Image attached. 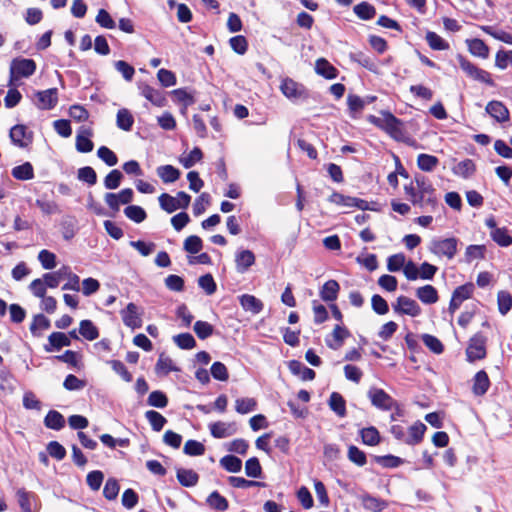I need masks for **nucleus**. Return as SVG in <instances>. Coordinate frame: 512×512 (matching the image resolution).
<instances>
[{
	"instance_id": "obj_1",
	"label": "nucleus",
	"mask_w": 512,
	"mask_h": 512,
	"mask_svg": "<svg viewBox=\"0 0 512 512\" xmlns=\"http://www.w3.org/2000/svg\"><path fill=\"white\" fill-rule=\"evenodd\" d=\"M381 115L383 118L377 117L375 115H369L367 120L379 129L385 131L396 141H402L404 137L402 120L394 116L391 112L385 110L381 111Z\"/></svg>"
},
{
	"instance_id": "obj_2",
	"label": "nucleus",
	"mask_w": 512,
	"mask_h": 512,
	"mask_svg": "<svg viewBox=\"0 0 512 512\" xmlns=\"http://www.w3.org/2000/svg\"><path fill=\"white\" fill-rule=\"evenodd\" d=\"M37 65L33 59L17 57L10 63L8 86H14L20 78H29L36 71Z\"/></svg>"
},
{
	"instance_id": "obj_3",
	"label": "nucleus",
	"mask_w": 512,
	"mask_h": 512,
	"mask_svg": "<svg viewBox=\"0 0 512 512\" xmlns=\"http://www.w3.org/2000/svg\"><path fill=\"white\" fill-rule=\"evenodd\" d=\"M456 58L460 68L469 78L484 83L490 87H494L496 85L488 71L479 68L468 59H466L462 54H458Z\"/></svg>"
},
{
	"instance_id": "obj_4",
	"label": "nucleus",
	"mask_w": 512,
	"mask_h": 512,
	"mask_svg": "<svg viewBox=\"0 0 512 512\" xmlns=\"http://www.w3.org/2000/svg\"><path fill=\"white\" fill-rule=\"evenodd\" d=\"M459 239L456 237L433 238L429 244V251L438 256L448 259L454 258L457 253Z\"/></svg>"
},
{
	"instance_id": "obj_5",
	"label": "nucleus",
	"mask_w": 512,
	"mask_h": 512,
	"mask_svg": "<svg viewBox=\"0 0 512 512\" xmlns=\"http://www.w3.org/2000/svg\"><path fill=\"white\" fill-rule=\"evenodd\" d=\"M280 90L291 101L307 100L309 98L308 89L301 83L296 82L292 78L282 80Z\"/></svg>"
},
{
	"instance_id": "obj_6",
	"label": "nucleus",
	"mask_w": 512,
	"mask_h": 512,
	"mask_svg": "<svg viewBox=\"0 0 512 512\" xmlns=\"http://www.w3.org/2000/svg\"><path fill=\"white\" fill-rule=\"evenodd\" d=\"M487 338L481 333H476L470 338L466 349L467 360L474 362L486 357Z\"/></svg>"
},
{
	"instance_id": "obj_7",
	"label": "nucleus",
	"mask_w": 512,
	"mask_h": 512,
	"mask_svg": "<svg viewBox=\"0 0 512 512\" xmlns=\"http://www.w3.org/2000/svg\"><path fill=\"white\" fill-rule=\"evenodd\" d=\"M371 404L383 411H389L393 407L398 406L397 402L383 389L371 387L367 393Z\"/></svg>"
},
{
	"instance_id": "obj_8",
	"label": "nucleus",
	"mask_w": 512,
	"mask_h": 512,
	"mask_svg": "<svg viewBox=\"0 0 512 512\" xmlns=\"http://www.w3.org/2000/svg\"><path fill=\"white\" fill-rule=\"evenodd\" d=\"M474 289V284L471 282L456 287L452 293L451 300L449 303V312L451 314H454L456 310L460 308L463 301L472 297Z\"/></svg>"
},
{
	"instance_id": "obj_9",
	"label": "nucleus",
	"mask_w": 512,
	"mask_h": 512,
	"mask_svg": "<svg viewBox=\"0 0 512 512\" xmlns=\"http://www.w3.org/2000/svg\"><path fill=\"white\" fill-rule=\"evenodd\" d=\"M11 142L19 148H27L33 142V132L23 124L14 125L9 132Z\"/></svg>"
},
{
	"instance_id": "obj_10",
	"label": "nucleus",
	"mask_w": 512,
	"mask_h": 512,
	"mask_svg": "<svg viewBox=\"0 0 512 512\" xmlns=\"http://www.w3.org/2000/svg\"><path fill=\"white\" fill-rule=\"evenodd\" d=\"M37 98L36 106L41 110H51L58 103V90L57 88H50L35 93Z\"/></svg>"
},
{
	"instance_id": "obj_11",
	"label": "nucleus",
	"mask_w": 512,
	"mask_h": 512,
	"mask_svg": "<svg viewBox=\"0 0 512 512\" xmlns=\"http://www.w3.org/2000/svg\"><path fill=\"white\" fill-rule=\"evenodd\" d=\"M120 314L125 326L133 330L142 326V319L136 304L130 302L125 309L120 311Z\"/></svg>"
},
{
	"instance_id": "obj_12",
	"label": "nucleus",
	"mask_w": 512,
	"mask_h": 512,
	"mask_svg": "<svg viewBox=\"0 0 512 512\" xmlns=\"http://www.w3.org/2000/svg\"><path fill=\"white\" fill-rule=\"evenodd\" d=\"M138 89L140 94L153 105L157 107H163L166 105V97L161 90L155 89L143 82L138 83Z\"/></svg>"
},
{
	"instance_id": "obj_13",
	"label": "nucleus",
	"mask_w": 512,
	"mask_h": 512,
	"mask_svg": "<svg viewBox=\"0 0 512 512\" xmlns=\"http://www.w3.org/2000/svg\"><path fill=\"white\" fill-rule=\"evenodd\" d=\"M486 112L499 123L509 121L510 113L506 105L498 100H492L486 105Z\"/></svg>"
},
{
	"instance_id": "obj_14",
	"label": "nucleus",
	"mask_w": 512,
	"mask_h": 512,
	"mask_svg": "<svg viewBox=\"0 0 512 512\" xmlns=\"http://www.w3.org/2000/svg\"><path fill=\"white\" fill-rule=\"evenodd\" d=\"M70 338L63 332H53L48 336V343L44 345L46 352L59 351L63 347L70 346Z\"/></svg>"
},
{
	"instance_id": "obj_15",
	"label": "nucleus",
	"mask_w": 512,
	"mask_h": 512,
	"mask_svg": "<svg viewBox=\"0 0 512 512\" xmlns=\"http://www.w3.org/2000/svg\"><path fill=\"white\" fill-rule=\"evenodd\" d=\"M415 182L417 185L418 193L428 194L426 203L429 204V206L432 208H435L437 205V199L434 195L435 189L429 180L423 175H416Z\"/></svg>"
},
{
	"instance_id": "obj_16",
	"label": "nucleus",
	"mask_w": 512,
	"mask_h": 512,
	"mask_svg": "<svg viewBox=\"0 0 512 512\" xmlns=\"http://www.w3.org/2000/svg\"><path fill=\"white\" fill-rule=\"evenodd\" d=\"M427 427L421 421H416L408 429V435H406L405 444L410 446L418 445L423 441L424 434Z\"/></svg>"
},
{
	"instance_id": "obj_17",
	"label": "nucleus",
	"mask_w": 512,
	"mask_h": 512,
	"mask_svg": "<svg viewBox=\"0 0 512 512\" xmlns=\"http://www.w3.org/2000/svg\"><path fill=\"white\" fill-rule=\"evenodd\" d=\"M288 368L293 375L299 376L302 381H311L316 377V373L313 369L305 366L298 360L289 361Z\"/></svg>"
},
{
	"instance_id": "obj_18",
	"label": "nucleus",
	"mask_w": 512,
	"mask_h": 512,
	"mask_svg": "<svg viewBox=\"0 0 512 512\" xmlns=\"http://www.w3.org/2000/svg\"><path fill=\"white\" fill-rule=\"evenodd\" d=\"M210 433L214 438L222 439L236 433L235 423L215 422L209 425Z\"/></svg>"
},
{
	"instance_id": "obj_19",
	"label": "nucleus",
	"mask_w": 512,
	"mask_h": 512,
	"mask_svg": "<svg viewBox=\"0 0 512 512\" xmlns=\"http://www.w3.org/2000/svg\"><path fill=\"white\" fill-rule=\"evenodd\" d=\"M236 270L246 272L255 263V255L251 250H239L235 256Z\"/></svg>"
},
{
	"instance_id": "obj_20",
	"label": "nucleus",
	"mask_w": 512,
	"mask_h": 512,
	"mask_svg": "<svg viewBox=\"0 0 512 512\" xmlns=\"http://www.w3.org/2000/svg\"><path fill=\"white\" fill-rule=\"evenodd\" d=\"M350 336L351 333L346 327L336 325L332 331L333 340L326 338V345L333 350H337L343 345L344 340Z\"/></svg>"
},
{
	"instance_id": "obj_21",
	"label": "nucleus",
	"mask_w": 512,
	"mask_h": 512,
	"mask_svg": "<svg viewBox=\"0 0 512 512\" xmlns=\"http://www.w3.org/2000/svg\"><path fill=\"white\" fill-rule=\"evenodd\" d=\"M416 297L426 305H431L439 300L437 289L430 285H424L416 289Z\"/></svg>"
},
{
	"instance_id": "obj_22",
	"label": "nucleus",
	"mask_w": 512,
	"mask_h": 512,
	"mask_svg": "<svg viewBox=\"0 0 512 512\" xmlns=\"http://www.w3.org/2000/svg\"><path fill=\"white\" fill-rule=\"evenodd\" d=\"M490 387L488 374L484 370L478 371L473 379L472 392L475 396H483Z\"/></svg>"
},
{
	"instance_id": "obj_23",
	"label": "nucleus",
	"mask_w": 512,
	"mask_h": 512,
	"mask_svg": "<svg viewBox=\"0 0 512 512\" xmlns=\"http://www.w3.org/2000/svg\"><path fill=\"white\" fill-rule=\"evenodd\" d=\"M315 72L325 79H335L339 71L327 59L319 58L315 62Z\"/></svg>"
},
{
	"instance_id": "obj_24",
	"label": "nucleus",
	"mask_w": 512,
	"mask_h": 512,
	"mask_svg": "<svg viewBox=\"0 0 512 512\" xmlns=\"http://www.w3.org/2000/svg\"><path fill=\"white\" fill-rule=\"evenodd\" d=\"M239 302L242 308L251 312L252 314H258L263 310V302L256 298L254 295L243 294L239 297Z\"/></svg>"
},
{
	"instance_id": "obj_25",
	"label": "nucleus",
	"mask_w": 512,
	"mask_h": 512,
	"mask_svg": "<svg viewBox=\"0 0 512 512\" xmlns=\"http://www.w3.org/2000/svg\"><path fill=\"white\" fill-rule=\"evenodd\" d=\"M178 482L184 487H194L199 481V474L192 469L178 468L176 470Z\"/></svg>"
},
{
	"instance_id": "obj_26",
	"label": "nucleus",
	"mask_w": 512,
	"mask_h": 512,
	"mask_svg": "<svg viewBox=\"0 0 512 512\" xmlns=\"http://www.w3.org/2000/svg\"><path fill=\"white\" fill-rule=\"evenodd\" d=\"M339 291V283L336 280L331 279L323 284L320 290V297L325 302H333L337 299Z\"/></svg>"
},
{
	"instance_id": "obj_27",
	"label": "nucleus",
	"mask_w": 512,
	"mask_h": 512,
	"mask_svg": "<svg viewBox=\"0 0 512 512\" xmlns=\"http://www.w3.org/2000/svg\"><path fill=\"white\" fill-rule=\"evenodd\" d=\"M466 44L468 47L469 52L476 57L486 59L489 56V47L486 45V43L479 39V38H473V39H467Z\"/></svg>"
},
{
	"instance_id": "obj_28",
	"label": "nucleus",
	"mask_w": 512,
	"mask_h": 512,
	"mask_svg": "<svg viewBox=\"0 0 512 512\" xmlns=\"http://www.w3.org/2000/svg\"><path fill=\"white\" fill-rule=\"evenodd\" d=\"M349 58L351 61L359 64L371 72L376 73L378 70V66L375 60L362 51L351 52L349 54Z\"/></svg>"
},
{
	"instance_id": "obj_29",
	"label": "nucleus",
	"mask_w": 512,
	"mask_h": 512,
	"mask_svg": "<svg viewBox=\"0 0 512 512\" xmlns=\"http://www.w3.org/2000/svg\"><path fill=\"white\" fill-rule=\"evenodd\" d=\"M361 501L364 509L372 512H381L388 506L387 501L374 497L368 493L362 495Z\"/></svg>"
},
{
	"instance_id": "obj_30",
	"label": "nucleus",
	"mask_w": 512,
	"mask_h": 512,
	"mask_svg": "<svg viewBox=\"0 0 512 512\" xmlns=\"http://www.w3.org/2000/svg\"><path fill=\"white\" fill-rule=\"evenodd\" d=\"M157 175L164 183H173L180 178L181 172L172 165H162L156 169Z\"/></svg>"
},
{
	"instance_id": "obj_31",
	"label": "nucleus",
	"mask_w": 512,
	"mask_h": 512,
	"mask_svg": "<svg viewBox=\"0 0 512 512\" xmlns=\"http://www.w3.org/2000/svg\"><path fill=\"white\" fill-rule=\"evenodd\" d=\"M206 504L219 512H224L229 508L228 500L222 496L218 491L211 492L206 498Z\"/></svg>"
},
{
	"instance_id": "obj_32",
	"label": "nucleus",
	"mask_w": 512,
	"mask_h": 512,
	"mask_svg": "<svg viewBox=\"0 0 512 512\" xmlns=\"http://www.w3.org/2000/svg\"><path fill=\"white\" fill-rule=\"evenodd\" d=\"M476 171V165L472 159H464L452 168V172L464 179L470 178Z\"/></svg>"
},
{
	"instance_id": "obj_33",
	"label": "nucleus",
	"mask_w": 512,
	"mask_h": 512,
	"mask_svg": "<svg viewBox=\"0 0 512 512\" xmlns=\"http://www.w3.org/2000/svg\"><path fill=\"white\" fill-rule=\"evenodd\" d=\"M44 425L49 429L59 431L65 426V418L60 412L50 410L44 418Z\"/></svg>"
},
{
	"instance_id": "obj_34",
	"label": "nucleus",
	"mask_w": 512,
	"mask_h": 512,
	"mask_svg": "<svg viewBox=\"0 0 512 512\" xmlns=\"http://www.w3.org/2000/svg\"><path fill=\"white\" fill-rule=\"evenodd\" d=\"M116 124L119 129L130 131L134 124V117L128 109H119L116 116Z\"/></svg>"
},
{
	"instance_id": "obj_35",
	"label": "nucleus",
	"mask_w": 512,
	"mask_h": 512,
	"mask_svg": "<svg viewBox=\"0 0 512 512\" xmlns=\"http://www.w3.org/2000/svg\"><path fill=\"white\" fill-rule=\"evenodd\" d=\"M12 176L17 180H31L34 178V169L30 162L15 166L11 171Z\"/></svg>"
},
{
	"instance_id": "obj_36",
	"label": "nucleus",
	"mask_w": 512,
	"mask_h": 512,
	"mask_svg": "<svg viewBox=\"0 0 512 512\" xmlns=\"http://www.w3.org/2000/svg\"><path fill=\"white\" fill-rule=\"evenodd\" d=\"M399 304H402L403 308V315H408L411 317H417L421 314L422 310L419 304L406 296H399Z\"/></svg>"
},
{
	"instance_id": "obj_37",
	"label": "nucleus",
	"mask_w": 512,
	"mask_h": 512,
	"mask_svg": "<svg viewBox=\"0 0 512 512\" xmlns=\"http://www.w3.org/2000/svg\"><path fill=\"white\" fill-rule=\"evenodd\" d=\"M219 463L223 469L230 473H238L242 469V460L235 455H225Z\"/></svg>"
},
{
	"instance_id": "obj_38",
	"label": "nucleus",
	"mask_w": 512,
	"mask_h": 512,
	"mask_svg": "<svg viewBox=\"0 0 512 512\" xmlns=\"http://www.w3.org/2000/svg\"><path fill=\"white\" fill-rule=\"evenodd\" d=\"M79 334L86 340L93 341L99 337V330L91 320H82L79 324Z\"/></svg>"
},
{
	"instance_id": "obj_39",
	"label": "nucleus",
	"mask_w": 512,
	"mask_h": 512,
	"mask_svg": "<svg viewBox=\"0 0 512 512\" xmlns=\"http://www.w3.org/2000/svg\"><path fill=\"white\" fill-rule=\"evenodd\" d=\"M362 442L368 446H376L380 443L381 437L376 427L370 426L360 430Z\"/></svg>"
},
{
	"instance_id": "obj_40",
	"label": "nucleus",
	"mask_w": 512,
	"mask_h": 512,
	"mask_svg": "<svg viewBox=\"0 0 512 512\" xmlns=\"http://www.w3.org/2000/svg\"><path fill=\"white\" fill-rule=\"evenodd\" d=\"M439 164V159L430 154H419L417 157L418 168L424 172H432Z\"/></svg>"
},
{
	"instance_id": "obj_41",
	"label": "nucleus",
	"mask_w": 512,
	"mask_h": 512,
	"mask_svg": "<svg viewBox=\"0 0 512 512\" xmlns=\"http://www.w3.org/2000/svg\"><path fill=\"white\" fill-rule=\"evenodd\" d=\"M329 407L338 416L344 417L346 415V402L343 396L338 392H333L329 398Z\"/></svg>"
},
{
	"instance_id": "obj_42",
	"label": "nucleus",
	"mask_w": 512,
	"mask_h": 512,
	"mask_svg": "<svg viewBox=\"0 0 512 512\" xmlns=\"http://www.w3.org/2000/svg\"><path fill=\"white\" fill-rule=\"evenodd\" d=\"M490 237L501 247H508L512 245V236L506 227L494 229L490 231Z\"/></svg>"
},
{
	"instance_id": "obj_43",
	"label": "nucleus",
	"mask_w": 512,
	"mask_h": 512,
	"mask_svg": "<svg viewBox=\"0 0 512 512\" xmlns=\"http://www.w3.org/2000/svg\"><path fill=\"white\" fill-rule=\"evenodd\" d=\"M353 11L361 20H371L376 15V8L365 1L355 5Z\"/></svg>"
},
{
	"instance_id": "obj_44",
	"label": "nucleus",
	"mask_w": 512,
	"mask_h": 512,
	"mask_svg": "<svg viewBox=\"0 0 512 512\" xmlns=\"http://www.w3.org/2000/svg\"><path fill=\"white\" fill-rule=\"evenodd\" d=\"M227 480L230 486L241 489H246L250 487H266L267 485L265 482L248 480L243 477L237 476H229Z\"/></svg>"
},
{
	"instance_id": "obj_45",
	"label": "nucleus",
	"mask_w": 512,
	"mask_h": 512,
	"mask_svg": "<svg viewBox=\"0 0 512 512\" xmlns=\"http://www.w3.org/2000/svg\"><path fill=\"white\" fill-rule=\"evenodd\" d=\"M425 39L429 47L436 51L448 50L450 47L447 41H445L442 37L433 31H428L426 33Z\"/></svg>"
},
{
	"instance_id": "obj_46",
	"label": "nucleus",
	"mask_w": 512,
	"mask_h": 512,
	"mask_svg": "<svg viewBox=\"0 0 512 512\" xmlns=\"http://www.w3.org/2000/svg\"><path fill=\"white\" fill-rule=\"evenodd\" d=\"M245 474L250 478H262L263 471L257 457H251L245 462Z\"/></svg>"
},
{
	"instance_id": "obj_47",
	"label": "nucleus",
	"mask_w": 512,
	"mask_h": 512,
	"mask_svg": "<svg viewBox=\"0 0 512 512\" xmlns=\"http://www.w3.org/2000/svg\"><path fill=\"white\" fill-rule=\"evenodd\" d=\"M145 418L149 421L152 429L156 432L161 431L167 423L166 418L155 410L146 411Z\"/></svg>"
},
{
	"instance_id": "obj_48",
	"label": "nucleus",
	"mask_w": 512,
	"mask_h": 512,
	"mask_svg": "<svg viewBox=\"0 0 512 512\" xmlns=\"http://www.w3.org/2000/svg\"><path fill=\"white\" fill-rule=\"evenodd\" d=\"M86 135L78 134L76 137V149L80 153H89L94 148V143L90 140L91 131L85 130Z\"/></svg>"
},
{
	"instance_id": "obj_49",
	"label": "nucleus",
	"mask_w": 512,
	"mask_h": 512,
	"mask_svg": "<svg viewBox=\"0 0 512 512\" xmlns=\"http://www.w3.org/2000/svg\"><path fill=\"white\" fill-rule=\"evenodd\" d=\"M124 214L127 218L135 223H141L147 218L146 211L138 205H129L124 209Z\"/></svg>"
},
{
	"instance_id": "obj_50",
	"label": "nucleus",
	"mask_w": 512,
	"mask_h": 512,
	"mask_svg": "<svg viewBox=\"0 0 512 512\" xmlns=\"http://www.w3.org/2000/svg\"><path fill=\"white\" fill-rule=\"evenodd\" d=\"M174 101L182 103L184 105V109L188 106L195 103V98L193 94L188 92L187 88H178L171 92Z\"/></svg>"
},
{
	"instance_id": "obj_51",
	"label": "nucleus",
	"mask_w": 512,
	"mask_h": 512,
	"mask_svg": "<svg viewBox=\"0 0 512 512\" xmlns=\"http://www.w3.org/2000/svg\"><path fill=\"white\" fill-rule=\"evenodd\" d=\"M373 460L377 464H379L385 468H396L404 463V459H402L398 456H394L392 454L383 455V456L376 455L373 457Z\"/></svg>"
},
{
	"instance_id": "obj_52",
	"label": "nucleus",
	"mask_w": 512,
	"mask_h": 512,
	"mask_svg": "<svg viewBox=\"0 0 512 512\" xmlns=\"http://www.w3.org/2000/svg\"><path fill=\"white\" fill-rule=\"evenodd\" d=\"M123 178L124 176L120 170L113 169L105 176L104 186L108 190H115L120 186Z\"/></svg>"
},
{
	"instance_id": "obj_53",
	"label": "nucleus",
	"mask_w": 512,
	"mask_h": 512,
	"mask_svg": "<svg viewBox=\"0 0 512 512\" xmlns=\"http://www.w3.org/2000/svg\"><path fill=\"white\" fill-rule=\"evenodd\" d=\"M257 408V401L254 398H238L235 401V410L239 414L250 413Z\"/></svg>"
},
{
	"instance_id": "obj_54",
	"label": "nucleus",
	"mask_w": 512,
	"mask_h": 512,
	"mask_svg": "<svg viewBox=\"0 0 512 512\" xmlns=\"http://www.w3.org/2000/svg\"><path fill=\"white\" fill-rule=\"evenodd\" d=\"M155 371L156 373L163 372L165 375H167L170 372H179L180 368L173 364L171 358L164 357L163 354H161L156 363Z\"/></svg>"
},
{
	"instance_id": "obj_55",
	"label": "nucleus",
	"mask_w": 512,
	"mask_h": 512,
	"mask_svg": "<svg viewBox=\"0 0 512 512\" xmlns=\"http://www.w3.org/2000/svg\"><path fill=\"white\" fill-rule=\"evenodd\" d=\"M174 343L183 350H190L196 347V340L190 333H180L173 337Z\"/></svg>"
},
{
	"instance_id": "obj_56",
	"label": "nucleus",
	"mask_w": 512,
	"mask_h": 512,
	"mask_svg": "<svg viewBox=\"0 0 512 512\" xmlns=\"http://www.w3.org/2000/svg\"><path fill=\"white\" fill-rule=\"evenodd\" d=\"M193 330L199 339L205 340L213 334L214 327L206 321L198 320L194 323Z\"/></svg>"
},
{
	"instance_id": "obj_57",
	"label": "nucleus",
	"mask_w": 512,
	"mask_h": 512,
	"mask_svg": "<svg viewBox=\"0 0 512 512\" xmlns=\"http://www.w3.org/2000/svg\"><path fill=\"white\" fill-rule=\"evenodd\" d=\"M348 459L354 463L355 465L362 467L367 463V456L364 451L360 450L355 445H350L348 447Z\"/></svg>"
},
{
	"instance_id": "obj_58",
	"label": "nucleus",
	"mask_w": 512,
	"mask_h": 512,
	"mask_svg": "<svg viewBox=\"0 0 512 512\" xmlns=\"http://www.w3.org/2000/svg\"><path fill=\"white\" fill-rule=\"evenodd\" d=\"M147 404L156 408H165L168 405V397L160 390L152 391L147 399Z\"/></svg>"
},
{
	"instance_id": "obj_59",
	"label": "nucleus",
	"mask_w": 512,
	"mask_h": 512,
	"mask_svg": "<svg viewBox=\"0 0 512 512\" xmlns=\"http://www.w3.org/2000/svg\"><path fill=\"white\" fill-rule=\"evenodd\" d=\"M485 253V245H469L465 251V261L471 263L475 259H484Z\"/></svg>"
},
{
	"instance_id": "obj_60",
	"label": "nucleus",
	"mask_w": 512,
	"mask_h": 512,
	"mask_svg": "<svg viewBox=\"0 0 512 512\" xmlns=\"http://www.w3.org/2000/svg\"><path fill=\"white\" fill-rule=\"evenodd\" d=\"M422 341L425 344V346L432 351L435 354H442L444 351V345L442 342L431 334H423L422 335Z\"/></svg>"
},
{
	"instance_id": "obj_61",
	"label": "nucleus",
	"mask_w": 512,
	"mask_h": 512,
	"mask_svg": "<svg viewBox=\"0 0 512 512\" xmlns=\"http://www.w3.org/2000/svg\"><path fill=\"white\" fill-rule=\"evenodd\" d=\"M498 310L502 315H506L512 308V296L507 291H499L497 295Z\"/></svg>"
},
{
	"instance_id": "obj_62",
	"label": "nucleus",
	"mask_w": 512,
	"mask_h": 512,
	"mask_svg": "<svg viewBox=\"0 0 512 512\" xmlns=\"http://www.w3.org/2000/svg\"><path fill=\"white\" fill-rule=\"evenodd\" d=\"M159 204L161 209L166 211L167 213H173L177 209H179V205L177 199L168 193H162L159 198Z\"/></svg>"
},
{
	"instance_id": "obj_63",
	"label": "nucleus",
	"mask_w": 512,
	"mask_h": 512,
	"mask_svg": "<svg viewBox=\"0 0 512 512\" xmlns=\"http://www.w3.org/2000/svg\"><path fill=\"white\" fill-rule=\"evenodd\" d=\"M38 260L42 267L46 270H51L56 267V255L46 249H43L38 254Z\"/></svg>"
},
{
	"instance_id": "obj_64",
	"label": "nucleus",
	"mask_w": 512,
	"mask_h": 512,
	"mask_svg": "<svg viewBox=\"0 0 512 512\" xmlns=\"http://www.w3.org/2000/svg\"><path fill=\"white\" fill-rule=\"evenodd\" d=\"M203 247L202 239L197 235H191L184 241L183 248L186 252L191 254H197Z\"/></svg>"
}]
</instances>
